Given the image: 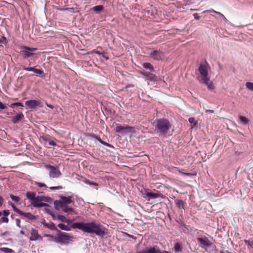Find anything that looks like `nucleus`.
I'll use <instances>...</instances> for the list:
<instances>
[{
  "mask_svg": "<svg viewBox=\"0 0 253 253\" xmlns=\"http://www.w3.org/2000/svg\"><path fill=\"white\" fill-rule=\"evenodd\" d=\"M25 105L29 109H33L36 107H41L42 106V102L37 100H29L25 102Z\"/></svg>",
  "mask_w": 253,
  "mask_h": 253,
  "instance_id": "6e6552de",
  "label": "nucleus"
},
{
  "mask_svg": "<svg viewBox=\"0 0 253 253\" xmlns=\"http://www.w3.org/2000/svg\"><path fill=\"white\" fill-rule=\"evenodd\" d=\"M64 10H66L72 13H75L74 8L73 7L67 8L65 9Z\"/></svg>",
  "mask_w": 253,
  "mask_h": 253,
  "instance_id": "3c124183",
  "label": "nucleus"
},
{
  "mask_svg": "<svg viewBox=\"0 0 253 253\" xmlns=\"http://www.w3.org/2000/svg\"><path fill=\"white\" fill-rule=\"evenodd\" d=\"M31 237L30 240L31 241L38 240L40 238H41V236L39 234L38 231L35 229H32L31 231Z\"/></svg>",
  "mask_w": 253,
  "mask_h": 253,
  "instance_id": "ddd939ff",
  "label": "nucleus"
},
{
  "mask_svg": "<svg viewBox=\"0 0 253 253\" xmlns=\"http://www.w3.org/2000/svg\"><path fill=\"white\" fill-rule=\"evenodd\" d=\"M104 179L107 180H112L113 179V178L110 176H105L104 177Z\"/></svg>",
  "mask_w": 253,
  "mask_h": 253,
  "instance_id": "bf43d9fd",
  "label": "nucleus"
},
{
  "mask_svg": "<svg viewBox=\"0 0 253 253\" xmlns=\"http://www.w3.org/2000/svg\"><path fill=\"white\" fill-rule=\"evenodd\" d=\"M9 213V210H4L2 212V214H3L4 216H7Z\"/></svg>",
  "mask_w": 253,
  "mask_h": 253,
  "instance_id": "8fccbe9b",
  "label": "nucleus"
},
{
  "mask_svg": "<svg viewBox=\"0 0 253 253\" xmlns=\"http://www.w3.org/2000/svg\"><path fill=\"white\" fill-rule=\"evenodd\" d=\"M103 8L104 7L103 5H98L93 7L91 9L96 13L99 14L101 13V12L103 10Z\"/></svg>",
  "mask_w": 253,
  "mask_h": 253,
  "instance_id": "4be33fe9",
  "label": "nucleus"
},
{
  "mask_svg": "<svg viewBox=\"0 0 253 253\" xmlns=\"http://www.w3.org/2000/svg\"><path fill=\"white\" fill-rule=\"evenodd\" d=\"M58 227L61 229V230H65V231H70V228L66 226V225L62 224V223H59L58 225Z\"/></svg>",
  "mask_w": 253,
  "mask_h": 253,
  "instance_id": "f704fd0d",
  "label": "nucleus"
},
{
  "mask_svg": "<svg viewBox=\"0 0 253 253\" xmlns=\"http://www.w3.org/2000/svg\"><path fill=\"white\" fill-rule=\"evenodd\" d=\"M6 105L4 104L2 102L0 101V109H4L6 108Z\"/></svg>",
  "mask_w": 253,
  "mask_h": 253,
  "instance_id": "6e6d98bb",
  "label": "nucleus"
},
{
  "mask_svg": "<svg viewBox=\"0 0 253 253\" xmlns=\"http://www.w3.org/2000/svg\"><path fill=\"white\" fill-rule=\"evenodd\" d=\"M45 227L51 229V230H56L58 232H60L59 230H58L56 227L55 226V224L53 223V222H50V223H45Z\"/></svg>",
  "mask_w": 253,
  "mask_h": 253,
  "instance_id": "5701e85b",
  "label": "nucleus"
},
{
  "mask_svg": "<svg viewBox=\"0 0 253 253\" xmlns=\"http://www.w3.org/2000/svg\"><path fill=\"white\" fill-rule=\"evenodd\" d=\"M211 12H213V13H216V12H218V11H216L212 9H211L205 10V11H203V13H211Z\"/></svg>",
  "mask_w": 253,
  "mask_h": 253,
  "instance_id": "de8ad7c7",
  "label": "nucleus"
},
{
  "mask_svg": "<svg viewBox=\"0 0 253 253\" xmlns=\"http://www.w3.org/2000/svg\"><path fill=\"white\" fill-rule=\"evenodd\" d=\"M65 222H66L68 224H70L72 222V220H70V219H67L66 218V220L65 221Z\"/></svg>",
  "mask_w": 253,
  "mask_h": 253,
  "instance_id": "338daca9",
  "label": "nucleus"
},
{
  "mask_svg": "<svg viewBox=\"0 0 253 253\" xmlns=\"http://www.w3.org/2000/svg\"><path fill=\"white\" fill-rule=\"evenodd\" d=\"M45 212L48 213V214L50 215L51 213H52V211H51L50 210H49V209H47V208H45Z\"/></svg>",
  "mask_w": 253,
  "mask_h": 253,
  "instance_id": "052dcab7",
  "label": "nucleus"
},
{
  "mask_svg": "<svg viewBox=\"0 0 253 253\" xmlns=\"http://www.w3.org/2000/svg\"><path fill=\"white\" fill-rule=\"evenodd\" d=\"M102 144H103V145H105L108 147H109V148H113L114 147L112 145L109 144V143H108L105 141H104L103 143H102Z\"/></svg>",
  "mask_w": 253,
  "mask_h": 253,
  "instance_id": "09e8293b",
  "label": "nucleus"
},
{
  "mask_svg": "<svg viewBox=\"0 0 253 253\" xmlns=\"http://www.w3.org/2000/svg\"><path fill=\"white\" fill-rule=\"evenodd\" d=\"M15 221H16V225L17 227H18L19 228H21L23 229H27V227L26 226H23V227L21 226V225H20L21 221H20V219L16 218L15 219Z\"/></svg>",
  "mask_w": 253,
  "mask_h": 253,
  "instance_id": "58836bf2",
  "label": "nucleus"
},
{
  "mask_svg": "<svg viewBox=\"0 0 253 253\" xmlns=\"http://www.w3.org/2000/svg\"><path fill=\"white\" fill-rule=\"evenodd\" d=\"M175 203L176 205V206L178 209H184V202L182 200H175Z\"/></svg>",
  "mask_w": 253,
  "mask_h": 253,
  "instance_id": "bb28decb",
  "label": "nucleus"
},
{
  "mask_svg": "<svg viewBox=\"0 0 253 253\" xmlns=\"http://www.w3.org/2000/svg\"><path fill=\"white\" fill-rule=\"evenodd\" d=\"M10 197L12 200L14 201L15 202H18L20 200V198L19 197L14 196L12 194H10Z\"/></svg>",
  "mask_w": 253,
  "mask_h": 253,
  "instance_id": "a19ab883",
  "label": "nucleus"
},
{
  "mask_svg": "<svg viewBox=\"0 0 253 253\" xmlns=\"http://www.w3.org/2000/svg\"><path fill=\"white\" fill-rule=\"evenodd\" d=\"M140 192L141 193V194L143 195V197L145 199H147V196H148V193L149 192V191L148 189L143 188L140 190Z\"/></svg>",
  "mask_w": 253,
  "mask_h": 253,
  "instance_id": "2f4dec72",
  "label": "nucleus"
},
{
  "mask_svg": "<svg viewBox=\"0 0 253 253\" xmlns=\"http://www.w3.org/2000/svg\"><path fill=\"white\" fill-rule=\"evenodd\" d=\"M43 200L44 199L43 197L38 196L37 197L35 196L34 201H30V202L31 204L34 206V205H36L37 203L42 202Z\"/></svg>",
  "mask_w": 253,
  "mask_h": 253,
  "instance_id": "c756f323",
  "label": "nucleus"
},
{
  "mask_svg": "<svg viewBox=\"0 0 253 253\" xmlns=\"http://www.w3.org/2000/svg\"><path fill=\"white\" fill-rule=\"evenodd\" d=\"M115 131L122 135H125L127 133H135V128L133 126H118L116 127Z\"/></svg>",
  "mask_w": 253,
  "mask_h": 253,
  "instance_id": "0eeeda50",
  "label": "nucleus"
},
{
  "mask_svg": "<svg viewBox=\"0 0 253 253\" xmlns=\"http://www.w3.org/2000/svg\"><path fill=\"white\" fill-rule=\"evenodd\" d=\"M151 57L154 60H160L161 59V55L160 51L156 50H154L150 53Z\"/></svg>",
  "mask_w": 253,
  "mask_h": 253,
  "instance_id": "4468645a",
  "label": "nucleus"
},
{
  "mask_svg": "<svg viewBox=\"0 0 253 253\" xmlns=\"http://www.w3.org/2000/svg\"><path fill=\"white\" fill-rule=\"evenodd\" d=\"M49 206L48 204L43 203H41L34 205V207L36 208L48 207Z\"/></svg>",
  "mask_w": 253,
  "mask_h": 253,
  "instance_id": "e433bc0d",
  "label": "nucleus"
},
{
  "mask_svg": "<svg viewBox=\"0 0 253 253\" xmlns=\"http://www.w3.org/2000/svg\"><path fill=\"white\" fill-rule=\"evenodd\" d=\"M36 67H26L25 66L23 67V69L25 71H28V72H34Z\"/></svg>",
  "mask_w": 253,
  "mask_h": 253,
  "instance_id": "ea45409f",
  "label": "nucleus"
},
{
  "mask_svg": "<svg viewBox=\"0 0 253 253\" xmlns=\"http://www.w3.org/2000/svg\"><path fill=\"white\" fill-rule=\"evenodd\" d=\"M246 87L251 91H253V83L248 82L246 83Z\"/></svg>",
  "mask_w": 253,
  "mask_h": 253,
  "instance_id": "4c0bfd02",
  "label": "nucleus"
},
{
  "mask_svg": "<svg viewBox=\"0 0 253 253\" xmlns=\"http://www.w3.org/2000/svg\"><path fill=\"white\" fill-rule=\"evenodd\" d=\"M206 113H214V111L213 110H207L206 111Z\"/></svg>",
  "mask_w": 253,
  "mask_h": 253,
  "instance_id": "0e129e2a",
  "label": "nucleus"
},
{
  "mask_svg": "<svg viewBox=\"0 0 253 253\" xmlns=\"http://www.w3.org/2000/svg\"><path fill=\"white\" fill-rule=\"evenodd\" d=\"M139 74L140 75H141L142 76L145 77H146L147 76V75L148 74V72H145L144 71H140L139 72Z\"/></svg>",
  "mask_w": 253,
  "mask_h": 253,
  "instance_id": "864d4df0",
  "label": "nucleus"
},
{
  "mask_svg": "<svg viewBox=\"0 0 253 253\" xmlns=\"http://www.w3.org/2000/svg\"><path fill=\"white\" fill-rule=\"evenodd\" d=\"M39 186L41 187H46V185L44 183H39Z\"/></svg>",
  "mask_w": 253,
  "mask_h": 253,
  "instance_id": "69168bd1",
  "label": "nucleus"
},
{
  "mask_svg": "<svg viewBox=\"0 0 253 253\" xmlns=\"http://www.w3.org/2000/svg\"><path fill=\"white\" fill-rule=\"evenodd\" d=\"M93 233L97 236H103L107 234L106 228L101 224L93 221Z\"/></svg>",
  "mask_w": 253,
  "mask_h": 253,
  "instance_id": "39448f33",
  "label": "nucleus"
},
{
  "mask_svg": "<svg viewBox=\"0 0 253 253\" xmlns=\"http://www.w3.org/2000/svg\"><path fill=\"white\" fill-rule=\"evenodd\" d=\"M0 250L5 253H13L14 252L13 250L8 248H1Z\"/></svg>",
  "mask_w": 253,
  "mask_h": 253,
  "instance_id": "c9c22d12",
  "label": "nucleus"
},
{
  "mask_svg": "<svg viewBox=\"0 0 253 253\" xmlns=\"http://www.w3.org/2000/svg\"><path fill=\"white\" fill-rule=\"evenodd\" d=\"M8 221L9 219L6 216H3L0 219V222L8 223Z\"/></svg>",
  "mask_w": 253,
  "mask_h": 253,
  "instance_id": "a18cd8bd",
  "label": "nucleus"
},
{
  "mask_svg": "<svg viewBox=\"0 0 253 253\" xmlns=\"http://www.w3.org/2000/svg\"><path fill=\"white\" fill-rule=\"evenodd\" d=\"M20 215L23 216L24 217L28 218L29 220H33L36 219V216L33 215L30 212H24L21 211V212L19 214Z\"/></svg>",
  "mask_w": 253,
  "mask_h": 253,
  "instance_id": "dca6fc26",
  "label": "nucleus"
},
{
  "mask_svg": "<svg viewBox=\"0 0 253 253\" xmlns=\"http://www.w3.org/2000/svg\"><path fill=\"white\" fill-rule=\"evenodd\" d=\"M26 195L27 198L28 199L30 200L31 201H34L35 196H36V194L35 193L28 192L26 193Z\"/></svg>",
  "mask_w": 253,
  "mask_h": 253,
  "instance_id": "cd10ccee",
  "label": "nucleus"
},
{
  "mask_svg": "<svg viewBox=\"0 0 253 253\" xmlns=\"http://www.w3.org/2000/svg\"><path fill=\"white\" fill-rule=\"evenodd\" d=\"M60 175H49L51 178H58Z\"/></svg>",
  "mask_w": 253,
  "mask_h": 253,
  "instance_id": "e2e57ef3",
  "label": "nucleus"
},
{
  "mask_svg": "<svg viewBox=\"0 0 253 253\" xmlns=\"http://www.w3.org/2000/svg\"><path fill=\"white\" fill-rule=\"evenodd\" d=\"M220 253H232L229 252L228 251H225V252L220 251Z\"/></svg>",
  "mask_w": 253,
  "mask_h": 253,
  "instance_id": "774afa93",
  "label": "nucleus"
},
{
  "mask_svg": "<svg viewBox=\"0 0 253 253\" xmlns=\"http://www.w3.org/2000/svg\"><path fill=\"white\" fill-rule=\"evenodd\" d=\"M8 42V40L4 36H2L1 38H0V50L3 48L4 45H6Z\"/></svg>",
  "mask_w": 253,
  "mask_h": 253,
  "instance_id": "6ab92c4d",
  "label": "nucleus"
},
{
  "mask_svg": "<svg viewBox=\"0 0 253 253\" xmlns=\"http://www.w3.org/2000/svg\"><path fill=\"white\" fill-rule=\"evenodd\" d=\"M57 219L63 221V222H65V221L66 220V217L64 215H58Z\"/></svg>",
  "mask_w": 253,
  "mask_h": 253,
  "instance_id": "49530a36",
  "label": "nucleus"
},
{
  "mask_svg": "<svg viewBox=\"0 0 253 253\" xmlns=\"http://www.w3.org/2000/svg\"><path fill=\"white\" fill-rule=\"evenodd\" d=\"M72 197H65L62 196L60 199V202H59V204L61 207H63V205H67L68 204H71L73 203V201L72 200Z\"/></svg>",
  "mask_w": 253,
  "mask_h": 253,
  "instance_id": "9b49d317",
  "label": "nucleus"
},
{
  "mask_svg": "<svg viewBox=\"0 0 253 253\" xmlns=\"http://www.w3.org/2000/svg\"><path fill=\"white\" fill-rule=\"evenodd\" d=\"M92 137L97 139L101 144L104 142L99 137L97 136L96 135L92 134Z\"/></svg>",
  "mask_w": 253,
  "mask_h": 253,
  "instance_id": "c03bdc74",
  "label": "nucleus"
},
{
  "mask_svg": "<svg viewBox=\"0 0 253 253\" xmlns=\"http://www.w3.org/2000/svg\"><path fill=\"white\" fill-rule=\"evenodd\" d=\"M95 53H96V54H98V55H102L103 56V57L105 58L106 59H108V57H105V56L104 55V53H102V52H100V51H98V50H97V51H96L95 52Z\"/></svg>",
  "mask_w": 253,
  "mask_h": 253,
  "instance_id": "5fc2aeb1",
  "label": "nucleus"
},
{
  "mask_svg": "<svg viewBox=\"0 0 253 253\" xmlns=\"http://www.w3.org/2000/svg\"><path fill=\"white\" fill-rule=\"evenodd\" d=\"M193 16L194 17V18L196 20H199L200 18V16L199 15V14L197 13H195L193 14Z\"/></svg>",
  "mask_w": 253,
  "mask_h": 253,
  "instance_id": "13d9d810",
  "label": "nucleus"
},
{
  "mask_svg": "<svg viewBox=\"0 0 253 253\" xmlns=\"http://www.w3.org/2000/svg\"><path fill=\"white\" fill-rule=\"evenodd\" d=\"M142 66L143 68L148 69L151 72L155 71V69H154L153 66L150 63H149V62L144 63L142 64Z\"/></svg>",
  "mask_w": 253,
  "mask_h": 253,
  "instance_id": "412c9836",
  "label": "nucleus"
},
{
  "mask_svg": "<svg viewBox=\"0 0 253 253\" xmlns=\"http://www.w3.org/2000/svg\"><path fill=\"white\" fill-rule=\"evenodd\" d=\"M42 139L44 141L47 142L49 145L52 146H55L57 145L55 141L50 139L49 138L46 137H43Z\"/></svg>",
  "mask_w": 253,
  "mask_h": 253,
  "instance_id": "a878e982",
  "label": "nucleus"
},
{
  "mask_svg": "<svg viewBox=\"0 0 253 253\" xmlns=\"http://www.w3.org/2000/svg\"><path fill=\"white\" fill-rule=\"evenodd\" d=\"M36 50H37V48L23 46L21 47V52L22 57L26 59L32 57Z\"/></svg>",
  "mask_w": 253,
  "mask_h": 253,
  "instance_id": "423d86ee",
  "label": "nucleus"
},
{
  "mask_svg": "<svg viewBox=\"0 0 253 253\" xmlns=\"http://www.w3.org/2000/svg\"><path fill=\"white\" fill-rule=\"evenodd\" d=\"M8 204L11 206L13 211L17 212L18 214H19L20 212H21V211L17 208L15 205L13 204L12 202H8Z\"/></svg>",
  "mask_w": 253,
  "mask_h": 253,
  "instance_id": "72a5a7b5",
  "label": "nucleus"
},
{
  "mask_svg": "<svg viewBox=\"0 0 253 253\" xmlns=\"http://www.w3.org/2000/svg\"><path fill=\"white\" fill-rule=\"evenodd\" d=\"M239 119H240V121L241 122V123L243 125H247L249 122V119L246 118V117H244V116H240L239 117Z\"/></svg>",
  "mask_w": 253,
  "mask_h": 253,
  "instance_id": "7c9ffc66",
  "label": "nucleus"
},
{
  "mask_svg": "<svg viewBox=\"0 0 253 253\" xmlns=\"http://www.w3.org/2000/svg\"><path fill=\"white\" fill-rule=\"evenodd\" d=\"M182 250V246L181 243L177 242L174 246V251L175 253H180Z\"/></svg>",
  "mask_w": 253,
  "mask_h": 253,
  "instance_id": "a211bd4d",
  "label": "nucleus"
},
{
  "mask_svg": "<svg viewBox=\"0 0 253 253\" xmlns=\"http://www.w3.org/2000/svg\"><path fill=\"white\" fill-rule=\"evenodd\" d=\"M93 221L84 223L81 222H74L71 225L73 229H78L87 233H93Z\"/></svg>",
  "mask_w": 253,
  "mask_h": 253,
  "instance_id": "7ed1b4c3",
  "label": "nucleus"
},
{
  "mask_svg": "<svg viewBox=\"0 0 253 253\" xmlns=\"http://www.w3.org/2000/svg\"><path fill=\"white\" fill-rule=\"evenodd\" d=\"M171 127L169 122L166 119H160L157 121L155 129L160 134L166 135Z\"/></svg>",
  "mask_w": 253,
  "mask_h": 253,
  "instance_id": "f03ea898",
  "label": "nucleus"
},
{
  "mask_svg": "<svg viewBox=\"0 0 253 253\" xmlns=\"http://www.w3.org/2000/svg\"><path fill=\"white\" fill-rule=\"evenodd\" d=\"M146 78L147 80L149 81L150 82H152L156 81L157 77L155 75L150 72H148Z\"/></svg>",
  "mask_w": 253,
  "mask_h": 253,
  "instance_id": "393cba45",
  "label": "nucleus"
},
{
  "mask_svg": "<svg viewBox=\"0 0 253 253\" xmlns=\"http://www.w3.org/2000/svg\"><path fill=\"white\" fill-rule=\"evenodd\" d=\"M216 14L218 15L217 18L220 19V20L224 21L225 23H226L228 21L227 18L223 15L221 13L218 12H216Z\"/></svg>",
  "mask_w": 253,
  "mask_h": 253,
  "instance_id": "473e14b6",
  "label": "nucleus"
},
{
  "mask_svg": "<svg viewBox=\"0 0 253 253\" xmlns=\"http://www.w3.org/2000/svg\"><path fill=\"white\" fill-rule=\"evenodd\" d=\"M61 208L63 211L67 213L74 211L73 208L68 207L67 205H63V207H61Z\"/></svg>",
  "mask_w": 253,
  "mask_h": 253,
  "instance_id": "c85d7f7f",
  "label": "nucleus"
},
{
  "mask_svg": "<svg viewBox=\"0 0 253 253\" xmlns=\"http://www.w3.org/2000/svg\"><path fill=\"white\" fill-rule=\"evenodd\" d=\"M33 72L37 77L43 78L45 76V73H44L43 70L37 69L36 67L35 68Z\"/></svg>",
  "mask_w": 253,
  "mask_h": 253,
  "instance_id": "f3484780",
  "label": "nucleus"
},
{
  "mask_svg": "<svg viewBox=\"0 0 253 253\" xmlns=\"http://www.w3.org/2000/svg\"><path fill=\"white\" fill-rule=\"evenodd\" d=\"M62 187L61 186H53V187H50V189L52 190H58V189H61Z\"/></svg>",
  "mask_w": 253,
  "mask_h": 253,
  "instance_id": "603ef678",
  "label": "nucleus"
},
{
  "mask_svg": "<svg viewBox=\"0 0 253 253\" xmlns=\"http://www.w3.org/2000/svg\"><path fill=\"white\" fill-rule=\"evenodd\" d=\"M44 168L48 172L49 174H61L57 166L46 165L44 166Z\"/></svg>",
  "mask_w": 253,
  "mask_h": 253,
  "instance_id": "1a4fd4ad",
  "label": "nucleus"
},
{
  "mask_svg": "<svg viewBox=\"0 0 253 253\" xmlns=\"http://www.w3.org/2000/svg\"><path fill=\"white\" fill-rule=\"evenodd\" d=\"M15 106L23 107L24 105L21 102H14Z\"/></svg>",
  "mask_w": 253,
  "mask_h": 253,
  "instance_id": "4d7b16f0",
  "label": "nucleus"
},
{
  "mask_svg": "<svg viewBox=\"0 0 253 253\" xmlns=\"http://www.w3.org/2000/svg\"><path fill=\"white\" fill-rule=\"evenodd\" d=\"M209 65L207 62L204 64H200L198 71L201 75V77H198L199 83L205 84L209 90H212L214 88L213 82L211 80L208 74Z\"/></svg>",
  "mask_w": 253,
  "mask_h": 253,
  "instance_id": "f257e3e1",
  "label": "nucleus"
},
{
  "mask_svg": "<svg viewBox=\"0 0 253 253\" xmlns=\"http://www.w3.org/2000/svg\"><path fill=\"white\" fill-rule=\"evenodd\" d=\"M50 215L52 216V218L54 220H55L57 218V216H56L54 213L52 212V213L50 214Z\"/></svg>",
  "mask_w": 253,
  "mask_h": 253,
  "instance_id": "680f3d73",
  "label": "nucleus"
},
{
  "mask_svg": "<svg viewBox=\"0 0 253 253\" xmlns=\"http://www.w3.org/2000/svg\"><path fill=\"white\" fill-rule=\"evenodd\" d=\"M24 117L23 114L21 112L18 114H17L16 115H15L14 117H13L11 121L14 124H16L18 123V122L22 119H23Z\"/></svg>",
  "mask_w": 253,
  "mask_h": 253,
  "instance_id": "2eb2a0df",
  "label": "nucleus"
},
{
  "mask_svg": "<svg viewBox=\"0 0 253 253\" xmlns=\"http://www.w3.org/2000/svg\"><path fill=\"white\" fill-rule=\"evenodd\" d=\"M160 197V194L158 193H153L149 192L147 196V200L154 199L158 198Z\"/></svg>",
  "mask_w": 253,
  "mask_h": 253,
  "instance_id": "aec40b11",
  "label": "nucleus"
},
{
  "mask_svg": "<svg viewBox=\"0 0 253 253\" xmlns=\"http://www.w3.org/2000/svg\"><path fill=\"white\" fill-rule=\"evenodd\" d=\"M60 201L56 200L54 202V205L56 209H58V208H61V206L59 204Z\"/></svg>",
  "mask_w": 253,
  "mask_h": 253,
  "instance_id": "79ce46f5",
  "label": "nucleus"
},
{
  "mask_svg": "<svg viewBox=\"0 0 253 253\" xmlns=\"http://www.w3.org/2000/svg\"><path fill=\"white\" fill-rule=\"evenodd\" d=\"M84 183L91 186L95 187L96 189H98V183L96 182L91 181L88 179H85Z\"/></svg>",
  "mask_w": 253,
  "mask_h": 253,
  "instance_id": "b1692460",
  "label": "nucleus"
},
{
  "mask_svg": "<svg viewBox=\"0 0 253 253\" xmlns=\"http://www.w3.org/2000/svg\"><path fill=\"white\" fill-rule=\"evenodd\" d=\"M136 253H161V251L157 246H155L150 247L142 252L137 251Z\"/></svg>",
  "mask_w": 253,
  "mask_h": 253,
  "instance_id": "f8f14e48",
  "label": "nucleus"
},
{
  "mask_svg": "<svg viewBox=\"0 0 253 253\" xmlns=\"http://www.w3.org/2000/svg\"><path fill=\"white\" fill-rule=\"evenodd\" d=\"M188 121L190 124H194V126H196L197 125V123L195 122V118L193 117H190L188 119Z\"/></svg>",
  "mask_w": 253,
  "mask_h": 253,
  "instance_id": "37998d69",
  "label": "nucleus"
},
{
  "mask_svg": "<svg viewBox=\"0 0 253 253\" xmlns=\"http://www.w3.org/2000/svg\"><path fill=\"white\" fill-rule=\"evenodd\" d=\"M46 237H51L52 241L56 243L64 244L65 241L71 240V237L66 232H61L57 236L45 235Z\"/></svg>",
  "mask_w": 253,
  "mask_h": 253,
  "instance_id": "20e7f679",
  "label": "nucleus"
},
{
  "mask_svg": "<svg viewBox=\"0 0 253 253\" xmlns=\"http://www.w3.org/2000/svg\"><path fill=\"white\" fill-rule=\"evenodd\" d=\"M197 241L200 244L202 248L210 247L211 245V242L207 237L198 238H197Z\"/></svg>",
  "mask_w": 253,
  "mask_h": 253,
  "instance_id": "9d476101",
  "label": "nucleus"
}]
</instances>
